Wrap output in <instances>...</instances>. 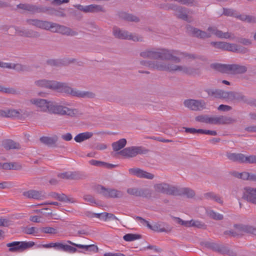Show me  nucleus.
Here are the masks:
<instances>
[{
    "label": "nucleus",
    "mask_w": 256,
    "mask_h": 256,
    "mask_svg": "<svg viewBox=\"0 0 256 256\" xmlns=\"http://www.w3.org/2000/svg\"><path fill=\"white\" fill-rule=\"evenodd\" d=\"M160 59L167 60H173L176 62H180L182 59H197L200 56L193 54H188L178 50L160 48Z\"/></svg>",
    "instance_id": "1"
},
{
    "label": "nucleus",
    "mask_w": 256,
    "mask_h": 256,
    "mask_svg": "<svg viewBox=\"0 0 256 256\" xmlns=\"http://www.w3.org/2000/svg\"><path fill=\"white\" fill-rule=\"evenodd\" d=\"M54 90L82 98H92L96 96L95 94L92 92L78 90L70 87L66 83L61 82L56 80Z\"/></svg>",
    "instance_id": "2"
},
{
    "label": "nucleus",
    "mask_w": 256,
    "mask_h": 256,
    "mask_svg": "<svg viewBox=\"0 0 256 256\" xmlns=\"http://www.w3.org/2000/svg\"><path fill=\"white\" fill-rule=\"evenodd\" d=\"M49 113L59 116L66 115L70 117H74L79 114V111L78 109L70 108L52 101Z\"/></svg>",
    "instance_id": "3"
},
{
    "label": "nucleus",
    "mask_w": 256,
    "mask_h": 256,
    "mask_svg": "<svg viewBox=\"0 0 256 256\" xmlns=\"http://www.w3.org/2000/svg\"><path fill=\"white\" fill-rule=\"evenodd\" d=\"M161 67L162 68V71H168L169 72H178L188 75H192L196 72V70L192 67L188 66L185 65H177L170 62H164L163 66Z\"/></svg>",
    "instance_id": "4"
},
{
    "label": "nucleus",
    "mask_w": 256,
    "mask_h": 256,
    "mask_svg": "<svg viewBox=\"0 0 256 256\" xmlns=\"http://www.w3.org/2000/svg\"><path fill=\"white\" fill-rule=\"evenodd\" d=\"M112 34L115 38L118 39L132 40L134 42H142L144 40L142 36L135 34H133L117 26L113 28Z\"/></svg>",
    "instance_id": "5"
},
{
    "label": "nucleus",
    "mask_w": 256,
    "mask_h": 256,
    "mask_svg": "<svg viewBox=\"0 0 256 256\" xmlns=\"http://www.w3.org/2000/svg\"><path fill=\"white\" fill-rule=\"evenodd\" d=\"M34 245L33 242H13L8 243L6 246L9 248L8 251L10 252H22L24 250L32 248Z\"/></svg>",
    "instance_id": "6"
},
{
    "label": "nucleus",
    "mask_w": 256,
    "mask_h": 256,
    "mask_svg": "<svg viewBox=\"0 0 256 256\" xmlns=\"http://www.w3.org/2000/svg\"><path fill=\"white\" fill-rule=\"evenodd\" d=\"M147 150L144 149L142 146H132L127 147L120 150L118 154L125 158H133L138 154H146Z\"/></svg>",
    "instance_id": "7"
},
{
    "label": "nucleus",
    "mask_w": 256,
    "mask_h": 256,
    "mask_svg": "<svg viewBox=\"0 0 256 256\" xmlns=\"http://www.w3.org/2000/svg\"><path fill=\"white\" fill-rule=\"evenodd\" d=\"M30 102L34 105L40 112H50L52 101L46 99L34 98L31 99Z\"/></svg>",
    "instance_id": "8"
},
{
    "label": "nucleus",
    "mask_w": 256,
    "mask_h": 256,
    "mask_svg": "<svg viewBox=\"0 0 256 256\" xmlns=\"http://www.w3.org/2000/svg\"><path fill=\"white\" fill-rule=\"evenodd\" d=\"M176 186L163 182L154 184V188L156 192L174 196Z\"/></svg>",
    "instance_id": "9"
},
{
    "label": "nucleus",
    "mask_w": 256,
    "mask_h": 256,
    "mask_svg": "<svg viewBox=\"0 0 256 256\" xmlns=\"http://www.w3.org/2000/svg\"><path fill=\"white\" fill-rule=\"evenodd\" d=\"M184 106L192 110H201L206 108V104L204 100L193 99L186 100L184 102Z\"/></svg>",
    "instance_id": "10"
},
{
    "label": "nucleus",
    "mask_w": 256,
    "mask_h": 256,
    "mask_svg": "<svg viewBox=\"0 0 256 256\" xmlns=\"http://www.w3.org/2000/svg\"><path fill=\"white\" fill-rule=\"evenodd\" d=\"M203 245L208 248L222 254H228L230 252L228 248L224 244L210 242H203Z\"/></svg>",
    "instance_id": "11"
},
{
    "label": "nucleus",
    "mask_w": 256,
    "mask_h": 256,
    "mask_svg": "<svg viewBox=\"0 0 256 256\" xmlns=\"http://www.w3.org/2000/svg\"><path fill=\"white\" fill-rule=\"evenodd\" d=\"M209 122L211 124H229L235 122L236 120L230 116H210Z\"/></svg>",
    "instance_id": "12"
},
{
    "label": "nucleus",
    "mask_w": 256,
    "mask_h": 256,
    "mask_svg": "<svg viewBox=\"0 0 256 256\" xmlns=\"http://www.w3.org/2000/svg\"><path fill=\"white\" fill-rule=\"evenodd\" d=\"M17 8L27 10L32 14L46 12L49 10L48 8L46 7L38 6L36 5L28 4H20L17 5Z\"/></svg>",
    "instance_id": "13"
},
{
    "label": "nucleus",
    "mask_w": 256,
    "mask_h": 256,
    "mask_svg": "<svg viewBox=\"0 0 256 256\" xmlns=\"http://www.w3.org/2000/svg\"><path fill=\"white\" fill-rule=\"evenodd\" d=\"M148 226L150 230L158 232L169 233L172 229L170 224L162 222H156L152 225H148Z\"/></svg>",
    "instance_id": "14"
},
{
    "label": "nucleus",
    "mask_w": 256,
    "mask_h": 256,
    "mask_svg": "<svg viewBox=\"0 0 256 256\" xmlns=\"http://www.w3.org/2000/svg\"><path fill=\"white\" fill-rule=\"evenodd\" d=\"M242 198L256 204V188L250 187L244 188Z\"/></svg>",
    "instance_id": "15"
},
{
    "label": "nucleus",
    "mask_w": 256,
    "mask_h": 256,
    "mask_svg": "<svg viewBox=\"0 0 256 256\" xmlns=\"http://www.w3.org/2000/svg\"><path fill=\"white\" fill-rule=\"evenodd\" d=\"M128 172L130 174L136 176L140 178L152 180L154 178V174L139 168H131L128 170Z\"/></svg>",
    "instance_id": "16"
},
{
    "label": "nucleus",
    "mask_w": 256,
    "mask_h": 256,
    "mask_svg": "<svg viewBox=\"0 0 256 256\" xmlns=\"http://www.w3.org/2000/svg\"><path fill=\"white\" fill-rule=\"evenodd\" d=\"M225 100L230 101H236L238 102H248V100L242 93L235 92H226Z\"/></svg>",
    "instance_id": "17"
},
{
    "label": "nucleus",
    "mask_w": 256,
    "mask_h": 256,
    "mask_svg": "<svg viewBox=\"0 0 256 256\" xmlns=\"http://www.w3.org/2000/svg\"><path fill=\"white\" fill-rule=\"evenodd\" d=\"M22 195L28 198L42 200L46 198V194L43 191L30 190L23 192Z\"/></svg>",
    "instance_id": "18"
},
{
    "label": "nucleus",
    "mask_w": 256,
    "mask_h": 256,
    "mask_svg": "<svg viewBox=\"0 0 256 256\" xmlns=\"http://www.w3.org/2000/svg\"><path fill=\"white\" fill-rule=\"evenodd\" d=\"M204 91L208 96L214 98L225 99L226 91L217 88H206Z\"/></svg>",
    "instance_id": "19"
},
{
    "label": "nucleus",
    "mask_w": 256,
    "mask_h": 256,
    "mask_svg": "<svg viewBox=\"0 0 256 256\" xmlns=\"http://www.w3.org/2000/svg\"><path fill=\"white\" fill-rule=\"evenodd\" d=\"M55 82L56 80L42 79L36 80L34 84L39 88H48L54 90Z\"/></svg>",
    "instance_id": "20"
},
{
    "label": "nucleus",
    "mask_w": 256,
    "mask_h": 256,
    "mask_svg": "<svg viewBox=\"0 0 256 256\" xmlns=\"http://www.w3.org/2000/svg\"><path fill=\"white\" fill-rule=\"evenodd\" d=\"M174 196H186L188 198H192L195 196L194 190L188 188L176 186Z\"/></svg>",
    "instance_id": "21"
},
{
    "label": "nucleus",
    "mask_w": 256,
    "mask_h": 256,
    "mask_svg": "<svg viewBox=\"0 0 256 256\" xmlns=\"http://www.w3.org/2000/svg\"><path fill=\"white\" fill-rule=\"evenodd\" d=\"M102 194L107 198H120L122 197L123 192L116 189L102 188Z\"/></svg>",
    "instance_id": "22"
},
{
    "label": "nucleus",
    "mask_w": 256,
    "mask_h": 256,
    "mask_svg": "<svg viewBox=\"0 0 256 256\" xmlns=\"http://www.w3.org/2000/svg\"><path fill=\"white\" fill-rule=\"evenodd\" d=\"M176 16L178 18L182 19L188 22H190L189 16L188 14V9L185 7L177 6L174 11Z\"/></svg>",
    "instance_id": "23"
},
{
    "label": "nucleus",
    "mask_w": 256,
    "mask_h": 256,
    "mask_svg": "<svg viewBox=\"0 0 256 256\" xmlns=\"http://www.w3.org/2000/svg\"><path fill=\"white\" fill-rule=\"evenodd\" d=\"M229 73L232 74H243L248 70V68L245 66H242L238 64H230Z\"/></svg>",
    "instance_id": "24"
},
{
    "label": "nucleus",
    "mask_w": 256,
    "mask_h": 256,
    "mask_svg": "<svg viewBox=\"0 0 256 256\" xmlns=\"http://www.w3.org/2000/svg\"><path fill=\"white\" fill-rule=\"evenodd\" d=\"M140 63L142 65L148 66L149 68L152 70H156L160 71L162 70V68H161V66H163L164 64V62H162L142 60Z\"/></svg>",
    "instance_id": "25"
},
{
    "label": "nucleus",
    "mask_w": 256,
    "mask_h": 256,
    "mask_svg": "<svg viewBox=\"0 0 256 256\" xmlns=\"http://www.w3.org/2000/svg\"><path fill=\"white\" fill-rule=\"evenodd\" d=\"M226 156L232 162L240 163H245L246 162V156L242 154L228 152Z\"/></svg>",
    "instance_id": "26"
},
{
    "label": "nucleus",
    "mask_w": 256,
    "mask_h": 256,
    "mask_svg": "<svg viewBox=\"0 0 256 256\" xmlns=\"http://www.w3.org/2000/svg\"><path fill=\"white\" fill-rule=\"evenodd\" d=\"M52 196L54 198L62 202H68L71 203H74L76 202L74 198L69 197L63 193L58 194L56 192H53L52 194Z\"/></svg>",
    "instance_id": "27"
},
{
    "label": "nucleus",
    "mask_w": 256,
    "mask_h": 256,
    "mask_svg": "<svg viewBox=\"0 0 256 256\" xmlns=\"http://www.w3.org/2000/svg\"><path fill=\"white\" fill-rule=\"evenodd\" d=\"M54 248L57 250H62L70 253H74L77 252V249L72 246L64 244L60 242L54 244Z\"/></svg>",
    "instance_id": "28"
},
{
    "label": "nucleus",
    "mask_w": 256,
    "mask_h": 256,
    "mask_svg": "<svg viewBox=\"0 0 256 256\" xmlns=\"http://www.w3.org/2000/svg\"><path fill=\"white\" fill-rule=\"evenodd\" d=\"M118 15L120 18L126 21L136 22H140V18L138 16L124 12H119Z\"/></svg>",
    "instance_id": "29"
},
{
    "label": "nucleus",
    "mask_w": 256,
    "mask_h": 256,
    "mask_svg": "<svg viewBox=\"0 0 256 256\" xmlns=\"http://www.w3.org/2000/svg\"><path fill=\"white\" fill-rule=\"evenodd\" d=\"M248 225L242 224H236L234 226V228L236 236L240 237L244 235V234L248 233Z\"/></svg>",
    "instance_id": "30"
},
{
    "label": "nucleus",
    "mask_w": 256,
    "mask_h": 256,
    "mask_svg": "<svg viewBox=\"0 0 256 256\" xmlns=\"http://www.w3.org/2000/svg\"><path fill=\"white\" fill-rule=\"evenodd\" d=\"M58 32L63 35H66L68 36H75L78 35V33L77 32L73 30L70 28L66 26H64L59 24L58 26Z\"/></svg>",
    "instance_id": "31"
},
{
    "label": "nucleus",
    "mask_w": 256,
    "mask_h": 256,
    "mask_svg": "<svg viewBox=\"0 0 256 256\" xmlns=\"http://www.w3.org/2000/svg\"><path fill=\"white\" fill-rule=\"evenodd\" d=\"M46 22V20H42L38 19H28L26 20V22L28 24L44 30V29Z\"/></svg>",
    "instance_id": "32"
},
{
    "label": "nucleus",
    "mask_w": 256,
    "mask_h": 256,
    "mask_svg": "<svg viewBox=\"0 0 256 256\" xmlns=\"http://www.w3.org/2000/svg\"><path fill=\"white\" fill-rule=\"evenodd\" d=\"M22 113V110L20 109L14 110L8 108L7 118H17L18 119H21L23 116Z\"/></svg>",
    "instance_id": "33"
},
{
    "label": "nucleus",
    "mask_w": 256,
    "mask_h": 256,
    "mask_svg": "<svg viewBox=\"0 0 256 256\" xmlns=\"http://www.w3.org/2000/svg\"><path fill=\"white\" fill-rule=\"evenodd\" d=\"M98 12H106L104 8L102 6L95 4L87 6V13H95Z\"/></svg>",
    "instance_id": "34"
},
{
    "label": "nucleus",
    "mask_w": 256,
    "mask_h": 256,
    "mask_svg": "<svg viewBox=\"0 0 256 256\" xmlns=\"http://www.w3.org/2000/svg\"><path fill=\"white\" fill-rule=\"evenodd\" d=\"M126 142L127 141L125 138H122L117 142H113L112 144L113 150L114 152H118L126 146Z\"/></svg>",
    "instance_id": "35"
},
{
    "label": "nucleus",
    "mask_w": 256,
    "mask_h": 256,
    "mask_svg": "<svg viewBox=\"0 0 256 256\" xmlns=\"http://www.w3.org/2000/svg\"><path fill=\"white\" fill-rule=\"evenodd\" d=\"M2 64H6V66H0L2 68H12L18 72H23L26 70V67L20 64H12L11 63H6L2 62Z\"/></svg>",
    "instance_id": "36"
},
{
    "label": "nucleus",
    "mask_w": 256,
    "mask_h": 256,
    "mask_svg": "<svg viewBox=\"0 0 256 256\" xmlns=\"http://www.w3.org/2000/svg\"><path fill=\"white\" fill-rule=\"evenodd\" d=\"M192 33L195 36L200 38H208L211 36V34L210 33L202 31L196 28H192Z\"/></svg>",
    "instance_id": "37"
},
{
    "label": "nucleus",
    "mask_w": 256,
    "mask_h": 256,
    "mask_svg": "<svg viewBox=\"0 0 256 256\" xmlns=\"http://www.w3.org/2000/svg\"><path fill=\"white\" fill-rule=\"evenodd\" d=\"M204 197L206 200H212L219 204H223L222 198L218 194H216L213 192H208L204 194Z\"/></svg>",
    "instance_id": "38"
},
{
    "label": "nucleus",
    "mask_w": 256,
    "mask_h": 256,
    "mask_svg": "<svg viewBox=\"0 0 256 256\" xmlns=\"http://www.w3.org/2000/svg\"><path fill=\"white\" fill-rule=\"evenodd\" d=\"M230 64H214L212 67L216 70L222 73H229Z\"/></svg>",
    "instance_id": "39"
},
{
    "label": "nucleus",
    "mask_w": 256,
    "mask_h": 256,
    "mask_svg": "<svg viewBox=\"0 0 256 256\" xmlns=\"http://www.w3.org/2000/svg\"><path fill=\"white\" fill-rule=\"evenodd\" d=\"M92 136V134L90 132H82L76 135L74 138V140L77 142H81L86 140Z\"/></svg>",
    "instance_id": "40"
},
{
    "label": "nucleus",
    "mask_w": 256,
    "mask_h": 256,
    "mask_svg": "<svg viewBox=\"0 0 256 256\" xmlns=\"http://www.w3.org/2000/svg\"><path fill=\"white\" fill-rule=\"evenodd\" d=\"M58 26L59 24H58L46 21L44 30H50L52 32L58 33L59 30Z\"/></svg>",
    "instance_id": "41"
},
{
    "label": "nucleus",
    "mask_w": 256,
    "mask_h": 256,
    "mask_svg": "<svg viewBox=\"0 0 256 256\" xmlns=\"http://www.w3.org/2000/svg\"><path fill=\"white\" fill-rule=\"evenodd\" d=\"M40 140L42 142L46 145L53 146H55V144L58 140V138L56 136L53 138L44 136L40 138Z\"/></svg>",
    "instance_id": "42"
},
{
    "label": "nucleus",
    "mask_w": 256,
    "mask_h": 256,
    "mask_svg": "<svg viewBox=\"0 0 256 256\" xmlns=\"http://www.w3.org/2000/svg\"><path fill=\"white\" fill-rule=\"evenodd\" d=\"M4 147L6 150L19 149L20 145L12 140H8L5 142L3 144Z\"/></svg>",
    "instance_id": "43"
},
{
    "label": "nucleus",
    "mask_w": 256,
    "mask_h": 256,
    "mask_svg": "<svg viewBox=\"0 0 256 256\" xmlns=\"http://www.w3.org/2000/svg\"><path fill=\"white\" fill-rule=\"evenodd\" d=\"M152 190L148 188H139L138 196L150 198L152 196Z\"/></svg>",
    "instance_id": "44"
},
{
    "label": "nucleus",
    "mask_w": 256,
    "mask_h": 256,
    "mask_svg": "<svg viewBox=\"0 0 256 256\" xmlns=\"http://www.w3.org/2000/svg\"><path fill=\"white\" fill-rule=\"evenodd\" d=\"M0 92L8 94H20L18 90L13 88H6L0 84Z\"/></svg>",
    "instance_id": "45"
},
{
    "label": "nucleus",
    "mask_w": 256,
    "mask_h": 256,
    "mask_svg": "<svg viewBox=\"0 0 256 256\" xmlns=\"http://www.w3.org/2000/svg\"><path fill=\"white\" fill-rule=\"evenodd\" d=\"M86 178L85 175L80 172H70V180H80Z\"/></svg>",
    "instance_id": "46"
},
{
    "label": "nucleus",
    "mask_w": 256,
    "mask_h": 256,
    "mask_svg": "<svg viewBox=\"0 0 256 256\" xmlns=\"http://www.w3.org/2000/svg\"><path fill=\"white\" fill-rule=\"evenodd\" d=\"M232 176L234 177L240 178L243 180H248V179L249 172H239L236 171L233 172L232 173Z\"/></svg>",
    "instance_id": "47"
},
{
    "label": "nucleus",
    "mask_w": 256,
    "mask_h": 256,
    "mask_svg": "<svg viewBox=\"0 0 256 256\" xmlns=\"http://www.w3.org/2000/svg\"><path fill=\"white\" fill-rule=\"evenodd\" d=\"M141 238V235L138 234H128L124 236L123 238L126 242H132L136 240L140 239Z\"/></svg>",
    "instance_id": "48"
},
{
    "label": "nucleus",
    "mask_w": 256,
    "mask_h": 256,
    "mask_svg": "<svg viewBox=\"0 0 256 256\" xmlns=\"http://www.w3.org/2000/svg\"><path fill=\"white\" fill-rule=\"evenodd\" d=\"M23 35L24 37L31 38H38L40 36V34L38 32L31 30H25L24 34Z\"/></svg>",
    "instance_id": "49"
},
{
    "label": "nucleus",
    "mask_w": 256,
    "mask_h": 256,
    "mask_svg": "<svg viewBox=\"0 0 256 256\" xmlns=\"http://www.w3.org/2000/svg\"><path fill=\"white\" fill-rule=\"evenodd\" d=\"M207 213L209 216L215 220H222L224 218L222 214L216 212L213 210H210Z\"/></svg>",
    "instance_id": "50"
},
{
    "label": "nucleus",
    "mask_w": 256,
    "mask_h": 256,
    "mask_svg": "<svg viewBox=\"0 0 256 256\" xmlns=\"http://www.w3.org/2000/svg\"><path fill=\"white\" fill-rule=\"evenodd\" d=\"M218 38H226V39H231L234 40L235 38V36L234 34L228 32H223L222 30H220L219 32V35Z\"/></svg>",
    "instance_id": "51"
},
{
    "label": "nucleus",
    "mask_w": 256,
    "mask_h": 256,
    "mask_svg": "<svg viewBox=\"0 0 256 256\" xmlns=\"http://www.w3.org/2000/svg\"><path fill=\"white\" fill-rule=\"evenodd\" d=\"M237 12L232 8H223L222 14L228 16H233L236 18L237 14Z\"/></svg>",
    "instance_id": "52"
},
{
    "label": "nucleus",
    "mask_w": 256,
    "mask_h": 256,
    "mask_svg": "<svg viewBox=\"0 0 256 256\" xmlns=\"http://www.w3.org/2000/svg\"><path fill=\"white\" fill-rule=\"evenodd\" d=\"M102 220L104 221H107L108 220H120L119 219L112 214L106 212H103Z\"/></svg>",
    "instance_id": "53"
},
{
    "label": "nucleus",
    "mask_w": 256,
    "mask_h": 256,
    "mask_svg": "<svg viewBox=\"0 0 256 256\" xmlns=\"http://www.w3.org/2000/svg\"><path fill=\"white\" fill-rule=\"evenodd\" d=\"M191 226L198 228H206V225L198 220H192Z\"/></svg>",
    "instance_id": "54"
},
{
    "label": "nucleus",
    "mask_w": 256,
    "mask_h": 256,
    "mask_svg": "<svg viewBox=\"0 0 256 256\" xmlns=\"http://www.w3.org/2000/svg\"><path fill=\"white\" fill-rule=\"evenodd\" d=\"M196 120L199 122L209 124L210 116H208V115L198 116L196 118Z\"/></svg>",
    "instance_id": "55"
},
{
    "label": "nucleus",
    "mask_w": 256,
    "mask_h": 256,
    "mask_svg": "<svg viewBox=\"0 0 256 256\" xmlns=\"http://www.w3.org/2000/svg\"><path fill=\"white\" fill-rule=\"evenodd\" d=\"M160 48H151V59L158 60L160 59Z\"/></svg>",
    "instance_id": "56"
},
{
    "label": "nucleus",
    "mask_w": 256,
    "mask_h": 256,
    "mask_svg": "<svg viewBox=\"0 0 256 256\" xmlns=\"http://www.w3.org/2000/svg\"><path fill=\"white\" fill-rule=\"evenodd\" d=\"M41 232L45 234H56V230L54 228L46 226L41 228Z\"/></svg>",
    "instance_id": "57"
},
{
    "label": "nucleus",
    "mask_w": 256,
    "mask_h": 256,
    "mask_svg": "<svg viewBox=\"0 0 256 256\" xmlns=\"http://www.w3.org/2000/svg\"><path fill=\"white\" fill-rule=\"evenodd\" d=\"M177 6L174 4H162L161 8L167 10H173L175 11Z\"/></svg>",
    "instance_id": "58"
},
{
    "label": "nucleus",
    "mask_w": 256,
    "mask_h": 256,
    "mask_svg": "<svg viewBox=\"0 0 256 256\" xmlns=\"http://www.w3.org/2000/svg\"><path fill=\"white\" fill-rule=\"evenodd\" d=\"M226 42H212L211 44L216 48L225 50Z\"/></svg>",
    "instance_id": "59"
},
{
    "label": "nucleus",
    "mask_w": 256,
    "mask_h": 256,
    "mask_svg": "<svg viewBox=\"0 0 256 256\" xmlns=\"http://www.w3.org/2000/svg\"><path fill=\"white\" fill-rule=\"evenodd\" d=\"M245 160V163L246 164H256V156L250 155L246 156Z\"/></svg>",
    "instance_id": "60"
},
{
    "label": "nucleus",
    "mask_w": 256,
    "mask_h": 256,
    "mask_svg": "<svg viewBox=\"0 0 256 256\" xmlns=\"http://www.w3.org/2000/svg\"><path fill=\"white\" fill-rule=\"evenodd\" d=\"M237 44L226 42L225 50L236 52Z\"/></svg>",
    "instance_id": "61"
},
{
    "label": "nucleus",
    "mask_w": 256,
    "mask_h": 256,
    "mask_svg": "<svg viewBox=\"0 0 256 256\" xmlns=\"http://www.w3.org/2000/svg\"><path fill=\"white\" fill-rule=\"evenodd\" d=\"M127 192L132 196H138L139 188H131L127 189Z\"/></svg>",
    "instance_id": "62"
},
{
    "label": "nucleus",
    "mask_w": 256,
    "mask_h": 256,
    "mask_svg": "<svg viewBox=\"0 0 256 256\" xmlns=\"http://www.w3.org/2000/svg\"><path fill=\"white\" fill-rule=\"evenodd\" d=\"M208 33H210L211 36L212 34H214L217 37H218L219 35V32H220V30H218L216 28L213 26L208 27Z\"/></svg>",
    "instance_id": "63"
},
{
    "label": "nucleus",
    "mask_w": 256,
    "mask_h": 256,
    "mask_svg": "<svg viewBox=\"0 0 256 256\" xmlns=\"http://www.w3.org/2000/svg\"><path fill=\"white\" fill-rule=\"evenodd\" d=\"M24 232L28 234H38V229L36 227L27 228H26Z\"/></svg>",
    "instance_id": "64"
}]
</instances>
